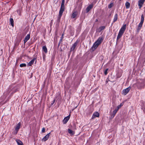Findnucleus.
Instances as JSON below:
<instances>
[{
    "instance_id": "7c9ffc66",
    "label": "nucleus",
    "mask_w": 145,
    "mask_h": 145,
    "mask_svg": "<svg viewBox=\"0 0 145 145\" xmlns=\"http://www.w3.org/2000/svg\"><path fill=\"white\" fill-rule=\"evenodd\" d=\"M121 107V105H118L117 106L116 108L115 109H116V110H117L118 111V110L119 108Z\"/></svg>"
},
{
    "instance_id": "ea45409f",
    "label": "nucleus",
    "mask_w": 145,
    "mask_h": 145,
    "mask_svg": "<svg viewBox=\"0 0 145 145\" xmlns=\"http://www.w3.org/2000/svg\"><path fill=\"white\" fill-rule=\"evenodd\" d=\"M119 105H121V107L123 105H122L121 104Z\"/></svg>"
},
{
    "instance_id": "9d476101",
    "label": "nucleus",
    "mask_w": 145,
    "mask_h": 145,
    "mask_svg": "<svg viewBox=\"0 0 145 145\" xmlns=\"http://www.w3.org/2000/svg\"><path fill=\"white\" fill-rule=\"evenodd\" d=\"M70 115L69 114V116L64 118L63 120V123L64 124L66 123L68 121L70 118Z\"/></svg>"
},
{
    "instance_id": "f257e3e1",
    "label": "nucleus",
    "mask_w": 145,
    "mask_h": 145,
    "mask_svg": "<svg viewBox=\"0 0 145 145\" xmlns=\"http://www.w3.org/2000/svg\"><path fill=\"white\" fill-rule=\"evenodd\" d=\"M144 15L142 14L141 16V20L140 22L139 23L137 29V32L138 33L141 29L144 21Z\"/></svg>"
},
{
    "instance_id": "79ce46f5",
    "label": "nucleus",
    "mask_w": 145,
    "mask_h": 145,
    "mask_svg": "<svg viewBox=\"0 0 145 145\" xmlns=\"http://www.w3.org/2000/svg\"><path fill=\"white\" fill-rule=\"evenodd\" d=\"M111 15V14H110L109 15V16H110Z\"/></svg>"
},
{
    "instance_id": "5701e85b",
    "label": "nucleus",
    "mask_w": 145,
    "mask_h": 145,
    "mask_svg": "<svg viewBox=\"0 0 145 145\" xmlns=\"http://www.w3.org/2000/svg\"><path fill=\"white\" fill-rule=\"evenodd\" d=\"M62 15V14H60V13H59V14L57 17V22L58 23L60 21V19L61 18V17Z\"/></svg>"
},
{
    "instance_id": "f8f14e48",
    "label": "nucleus",
    "mask_w": 145,
    "mask_h": 145,
    "mask_svg": "<svg viewBox=\"0 0 145 145\" xmlns=\"http://www.w3.org/2000/svg\"><path fill=\"white\" fill-rule=\"evenodd\" d=\"M99 45L97 44L96 42H95L93 44L92 46L91 47V49L93 51L95 49L97 48Z\"/></svg>"
},
{
    "instance_id": "f3484780",
    "label": "nucleus",
    "mask_w": 145,
    "mask_h": 145,
    "mask_svg": "<svg viewBox=\"0 0 145 145\" xmlns=\"http://www.w3.org/2000/svg\"><path fill=\"white\" fill-rule=\"evenodd\" d=\"M118 111L117 110H116V109H115L113 111V113L111 116V117L112 118H113L114 117V116H115L116 114Z\"/></svg>"
},
{
    "instance_id": "4468645a",
    "label": "nucleus",
    "mask_w": 145,
    "mask_h": 145,
    "mask_svg": "<svg viewBox=\"0 0 145 145\" xmlns=\"http://www.w3.org/2000/svg\"><path fill=\"white\" fill-rule=\"evenodd\" d=\"M30 38V35L27 34L25 37L24 40V44H25V43Z\"/></svg>"
},
{
    "instance_id": "4c0bfd02",
    "label": "nucleus",
    "mask_w": 145,
    "mask_h": 145,
    "mask_svg": "<svg viewBox=\"0 0 145 145\" xmlns=\"http://www.w3.org/2000/svg\"><path fill=\"white\" fill-rule=\"evenodd\" d=\"M17 91V89H16L15 91H13V93H15V92H16Z\"/></svg>"
},
{
    "instance_id": "a211bd4d",
    "label": "nucleus",
    "mask_w": 145,
    "mask_h": 145,
    "mask_svg": "<svg viewBox=\"0 0 145 145\" xmlns=\"http://www.w3.org/2000/svg\"><path fill=\"white\" fill-rule=\"evenodd\" d=\"M123 33H120V32H119V33H118L117 38V40L116 41H117L121 37L122 35H123Z\"/></svg>"
},
{
    "instance_id": "c03bdc74",
    "label": "nucleus",
    "mask_w": 145,
    "mask_h": 145,
    "mask_svg": "<svg viewBox=\"0 0 145 145\" xmlns=\"http://www.w3.org/2000/svg\"><path fill=\"white\" fill-rule=\"evenodd\" d=\"M121 0H120V1H121Z\"/></svg>"
},
{
    "instance_id": "72a5a7b5",
    "label": "nucleus",
    "mask_w": 145,
    "mask_h": 145,
    "mask_svg": "<svg viewBox=\"0 0 145 145\" xmlns=\"http://www.w3.org/2000/svg\"><path fill=\"white\" fill-rule=\"evenodd\" d=\"M17 12L19 15H21L20 10H17Z\"/></svg>"
},
{
    "instance_id": "ddd939ff",
    "label": "nucleus",
    "mask_w": 145,
    "mask_h": 145,
    "mask_svg": "<svg viewBox=\"0 0 145 145\" xmlns=\"http://www.w3.org/2000/svg\"><path fill=\"white\" fill-rule=\"evenodd\" d=\"M93 4H91L89 5L86 8V11L87 13L93 7Z\"/></svg>"
},
{
    "instance_id": "c756f323",
    "label": "nucleus",
    "mask_w": 145,
    "mask_h": 145,
    "mask_svg": "<svg viewBox=\"0 0 145 145\" xmlns=\"http://www.w3.org/2000/svg\"><path fill=\"white\" fill-rule=\"evenodd\" d=\"M65 0H62L61 6H64V3H65Z\"/></svg>"
},
{
    "instance_id": "473e14b6",
    "label": "nucleus",
    "mask_w": 145,
    "mask_h": 145,
    "mask_svg": "<svg viewBox=\"0 0 145 145\" xmlns=\"http://www.w3.org/2000/svg\"><path fill=\"white\" fill-rule=\"evenodd\" d=\"M45 131V129L44 127H43L42 128V133H44Z\"/></svg>"
},
{
    "instance_id": "a19ab883",
    "label": "nucleus",
    "mask_w": 145,
    "mask_h": 145,
    "mask_svg": "<svg viewBox=\"0 0 145 145\" xmlns=\"http://www.w3.org/2000/svg\"><path fill=\"white\" fill-rule=\"evenodd\" d=\"M77 107V106H76L75 107V109Z\"/></svg>"
},
{
    "instance_id": "6ab92c4d",
    "label": "nucleus",
    "mask_w": 145,
    "mask_h": 145,
    "mask_svg": "<svg viewBox=\"0 0 145 145\" xmlns=\"http://www.w3.org/2000/svg\"><path fill=\"white\" fill-rule=\"evenodd\" d=\"M118 19V14L117 13H116L114 15V18L113 20V22L114 23L116 22Z\"/></svg>"
},
{
    "instance_id": "0eeeda50",
    "label": "nucleus",
    "mask_w": 145,
    "mask_h": 145,
    "mask_svg": "<svg viewBox=\"0 0 145 145\" xmlns=\"http://www.w3.org/2000/svg\"><path fill=\"white\" fill-rule=\"evenodd\" d=\"M145 1V0H139L138 1V5L140 9L142 7Z\"/></svg>"
},
{
    "instance_id": "c9c22d12",
    "label": "nucleus",
    "mask_w": 145,
    "mask_h": 145,
    "mask_svg": "<svg viewBox=\"0 0 145 145\" xmlns=\"http://www.w3.org/2000/svg\"><path fill=\"white\" fill-rule=\"evenodd\" d=\"M63 35H64V34H63H63H62V35L61 37V38L63 39Z\"/></svg>"
},
{
    "instance_id": "393cba45",
    "label": "nucleus",
    "mask_w": 145,
    "mask_h": 145,
    "mask_svg": "<svg viewBox=\"0 0 145 145\" xmlns=\"http://www.w3.org/2000/svg\"><path fill=\"white\" fill-rule=\"evenodd\" d=\"M126 8L127 9H128L130 7V4L128 2H126L125 4Z\"/></svg>"
},
{
    "instance_id": "f704fd0d",
    "label": "nucleus",
    "mask_w": 145,
    "mask_h": 145,
    "mask_svg": "<svg viewBox=\"0 0 145 145\" xmlns=\"http://www.w3.org/2000/svg\"><path fill=\"white\" fill-rule=\"evenodd\" d=\"M55 99H54L53 101V103L51 104L52 105L55 102Z\"/></svg>"
},
{
    "instance_id": "7ed1b4c3",
    "label": "nucleus",
    "mask_w": 145,
    "mask_h": 145,
    "mask_svg": "<svg viewBox=\"0 0 145 145\" xmlns=\"http://www.w3.org/2000/svg\"><path fill=\"white\" fill-rule=\"evenodd\" d=\"M78 43V42L77 40H76V42L72 45L70 49V52H71L72 51L74 50L75 48L77 46Z\"/></svg>"
},
{
    "instance_id": "39448f33",
    "label": "nucleus",
    "mask_w": 145,
    "mask_h": 145,
    "mask_svg": "<svg viewBox=\"0 0 145 145\" xmlns=\"http://www.w3.org/2000/svg\"><path fill=\"white\" fill-rule=\"evenodd\" d=\"M126 24H123L119 31V32L123 34L126 28Z\"/></svg>"
},
{
    "instance_id": "9b49d317",
    "label": "nucleus",
    "mask_w": 145,
    "mask_h": 145,
    "mask_svg": "<svg viewBox=\"0 0 145 145\" xmlns=\"http://www.w3.org/2000/svg\"><path fill=\"white\" fill-rule=\"evenodd\" d=\"M103 40V37H100L97 40L95 41V42H96L99 45L102 43Z\"/></svg>"
},
{
    "instance_id": "6e6552de",
    "label": "nucleus",
    "mask_w": 145,
    "mask_h": 145,
    "mask_svg": "<svg viewBox=\"0 0 145 145\" xmlns=\"http://www.w3.org/2000/svg\"><path fill=\"white\" fill-rule=\"evenodd\" d=\"M99 114L97 112H94L92 116L91 119H94L95 117H99Z\"/></svg>"
},
{
    "instance_id": "bb28decb",
    "label": "nucleus",
    "mask_w": 145,
    "mask_h": 145,
    "mask_svg": "<svg viewBox=\"0 0 145 145\" xmlns=\"http://www.w3.org/2000/svg\"><path fill=\"white\" fill-rule=\"evenodd\" d=\"M17 142L18 145H24L23 143L19 140L17 141Z\"/></svg>"
},
{
    "instance_id": "58836bf2",
    "label": "nucleus",
    "mask_w": 145,
    "mask_h": 145,
    "mask_svg": "<svg viewBox=\"0 0 145 145\" xmlns=\"http://www.w3.org/2000/svg\"><path fill=\"white\" fill-rule=\"evenodd\" d=\"M60 42H59V44H58V46H59V45H60Z\"/></svg>"
},
{
    "instance_id": "2f4dec72",
    "label": "nucleus",
    "mask_w": 145,
    "mask_h": 145,
    "mask_svg": "<svg viewBox=\"0 0 145 145\" xmlns=\"http://www.w3.org/2000/svg\"><path fill=\"white\" fill-rule=\"evenodd\" d=\"M108 70V69H106L105 71L104 74L105 75H106L107 74V71Z\"/></svg>"
},
{
    "instance_id": "20e7f679",
    "label": "nucleus",
    "mask_w": 145,
    "mask_h": 145,
    "mask_svg": "<svg viewBox=\"0 0 145 145\" xmlns=\"http://www.w3.org/2000/svg\"><path fill=\"white\" fill-rule=\"evenodd\" d=\"M51 135V132L49 133L46 135L44 137H43L42 139L43 141L45 142L50 137Z\"/></svg>"
},
{
    "instance_id": "1a4fd4ad",
    "label": "nucleus",
    "mask_w": 145,
    "mask_h": 145,
    "mask_svg": "<svg viewBox=\"0 0 145 145\" xmlns=\"http://www.w3.org/2000/svg\"><path fill=\"white\" fill-rule=\"evenodd\" d=\"M36 59V57L33 58V59L28 63V65L30 66H31L33 64L35 60V63H36L37 62Z\"/></svg>"
},
{
    "instance_id": "b1692460",
    "label": "nucleus",
    "mask_w": 145,
    "mask_h": 145,
    "mask_svg": "<svg viewBox=\"0 0 145 145\" xmlns=\"http://www.w3.org/2000/svg\"><path fill=\"white\" fill-rule=\"evenodd\" d=\"M69 33L70 36H73L74 34V31L73 30L70 29L69 31Z\"/></svg>"
},
{
    "instance_id": "412c9836",
    "label": "nucleus",
    "mask_w": 145,
    "mask_h": 145,
    "mask_svg": "<svg viewBox=\"0 0 145 145\" xmlns=\"http://www.w3.org/2000/svg\"><path fill=\"white\" fill-rule=\"evenodd\" d=\"M105 28V26H101L99 27L98 29V31L100 32L102 31Z\"/></svg>"
},
{
    "instance_id": "2eb2a0df",
    "label": "nucleus",
    "mask_w": 145,
    "mask_h": 145,
    "mask_svg": "<svg viewBox=\"0 0 145 145\" xmlns=\"http://www.w3.org/2000/svg\"><path fill=\"white\" fill-rule=\"evenodd\" d=\"M78 14V12L77 11L73 12L71 16V18H76Z\"/></svg>"
},
{
    "instance_id": "aec40b11",
    "label": "nucleus",
    "mask_w": 145,
    "mask_h": 145,
    "mask_svg": "<svg viewBox=\"0 0 145 145\" xmlns=\"http://www.w3.org/2000/svg\"><path fill=\"white\" fill-rule=\"evenodd\" d=\"M42 50L46 54L48 52L46 46H43L42 47Z\"/></svg>"
},
{
    "instance_id": "dca6fc26",
    "label": "nucleus",
    "mask_w": 145,
    "mask_h": 145,
    "mask_svg": "<svg viewBox=\"0 0 145 145\" xmlns=\"http://www.w3.org/2000/svg\"><path fill=\"white\" fill-rule=\"evenodd\" d=\"M65 10V6H61L60 9L59 11V13L61 14H63V12Z\"/></svg>"
},
{
    "instance_id": "4be33fe9",
    "label": "nucleus",
    "mask_w": 145,
    "mask_h": 145,
    "mask_svg": "<svg viewBox=\"0 0 145 145\" xmlns=\"http://www.w3.org/2000/svg\"><path fill=\"white\" fill-rule=\"evenodd\" d=\"M9 21L10 22V24L13 27L14 26V24L13 19L12 18H10Z\"/></svg>"
},
{
    "instance_id": "37998d69",
    "label": "nucleus",
    "mask_w": 145,
    "mask_h": 145,
    "mask_svg": "<svg viewBox=\"0 0 145 145\" xmlns=\"http://www.w3.org/2000/svg\"><path fill=\"white\" fill-rule=\"evenodd\" d=\"M82 6V4L81 3V6Z\"/></svg>"
},
{
    "instance_id": "f03ea898",
    "label": "nucleus",
    "mask_w": 145,
    "mask_h": 145,
    "mask_svg": "<svg viewBox=\"0 0 145 145\" xmlns=\"http://www.w3.org/2000/svg\"><path fill=\"white\" fill-rule=\"evenodd\" d=\"M131 89V87L129 86L126 89H123L122 91V94L124 95H126L129 92Z\"/></svg>"
},
{
    "instance_id": "a878e982",
    "label": "nucleus",
    "mask_w": 145,
    "mask_h": 145,
    "mask_svg": "<svg viewBox=\"0 0 145 145\" xmlns=\"http://www.w3.org/2000/svg\"><path fill=\"white\" fill-rule=\"evenodd\" d=\"M68 132L72 135H73L74 134V132L70 129H68Z\"/></svg>"
},
{
    "instance_id": "e433bc0d",
    "label": "nucleus",
    "mask_w": 145,
    "mask_h": 145,
    "mask_svg": "<svg viewBox=\"0 0 145 145\" xmlns=\"http://www.w3.org/2000/svg\"><path fill=\"white\" fill-rule=\"evenodd\" d=\"M63 39L61 38V39L60 40L59 42H61L62 41Z\"/></svg>"
},
{
    "instance_id": "423d86ee",
    "label": "nucleus",
    "mask_w": 145,
    "mask_h": 145,
    "mask_svg": "<svg viewBox=\"0 0 145 145\" xmlns=\"http://www.w3.org/2000/svg\"><path fill=\"white\" fill-rule=\"evenodd\" d=\"M21 126V123L20 122L18 123L16 125V127H15V130L16 131V134H17Z\"/></svg>"
},
{
    "instance_id": "a18cd8bd",
    "label": "nucleus",
    "mask_w": 145,
    "mask_h": 145,
    "mask_svg": "<svg viewBox=\"0 0 145 145\" xmlns=\"http://www.w3.org/2000/svg\"><path fill=\"white\" fill-rule=\"evenodd\" d=\"M144 109H145V107Z\"/></svg>"
},
{
    "instance_id": "cd10ccee",
    "label": "nucleus",
    "mask_w": 145,
    "mask_h": 145,
    "mask_svg": "<svg viewBox=\"0 0 145 145\" xmlns=\"http://www.w3.org/2000/svg\"><path fill=\"white\" fill-rule=\"evenodd\" d=\"M26 66V64L25 63H22V64H21L20 65V66L21 67H25Z\"/></svg>"
},
{
    "instance_id": "c85d7f7f",
    "label": "nucleus",
    "mask_w": 145,
    "mask_h": 145,
    "mask_svg": "<svg viewBox=\"0 0 145 145\" xmlns=\"http://www.w3.org/2000/svg\"><path fill=\"white\" fill-rule=\"evenodd\" d=\"M113 6V3H111L108 5V8H111Z\"/></svg>"
}]
</instances>
